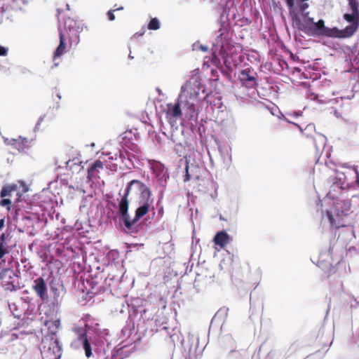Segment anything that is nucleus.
Instances as JSON below:
<instances>
[{
  "label": "nucleus",
  "instance_id": "obj_1",
  "mask_svg": "<svg viewBox=\"0 0 359 359\" xmlns=\"http://www.w3.org/2000/svg\"><path fill=\"white\" fill-rule=\"evenodd\" d=\"M150 189L137 180L129 182L118 205L120 224L128 233H135L139 230L138 221L149 210L154 199L151 198Z\"/></svg>",
  "mask_w": 359,
  "mask_h": 359
},
{
  "label": "nucleus",
  "instance_id": "obj_2",
  "mask_svg": "<svg viewBox=\"0 0 359 359\" xmlns=\"http://www.w3.org/2000/svg\"><path fill=\"white\" fill-rule=\"evenodd\" d=\"M299 5L297 4L292 7L287 6L294 27L310 36L337 38L339 35L337 34V32H339V28L326 27L323 19L314 22L313 18L309 17V12L306 11L308 8L302 9Z\"/></svg>",
  "mask_w": 359,
  "mask_h": 359
},
{
  "label": "nucleus",
  "instance_id": "obj_3",
  "mask_svg": "<svg viewBox=\"0 0 359 359\" xmlns=\"http://www.w3.org/2000/svg\"><path fill=\"white\" fill-rule=\"evenodd\" d=\"M205 93V87L201 85L197 78L190 79L181 88L180 101L183 103V109L186 110V116L190 120L196 121L198 114L195 109V102L201 98L200 93Z\"/></svg>",
  "mask_w": 359,
  "mask_h": 359
},
{
  "label": "nucleus",
  "instance_id": "obj_4",
  "mask_svg": "<svg viewBox=\"0 0 359 359\" xmlns=\"http://www.w3.org/2000/svg\"><path fill=\"white\" fill-rule=\"evenodd\" d=\"M352 212L351 201L339 200L334 203L333 211L327 212V217L332 226L339 228L349 225L347 217Z\"/></svg>",
  "mask_w": 359,
  "mask_h": 359
},
{
  "label": "nucleus",
  "instance_id": "obj_5",
  "mask_svg": "<svg viewBox=\"0 0 359 359\" xmlns=\"http://www.w3.org/2000/svg\"><path fill=\"white\" fill-rule=\"evenodd\" d=\"M217 37L212 42V55H221L223 58L228 55L227 50L231 46V40L229 36V32L225 27L220 28L217 33Z\"/></svg>",
  "mask_w": 359,
  "mask_h": 359
},
{
  "label": "nucleus",
  "instance_id": "obj_6",
  "mask_svg": "<svg viewBox=\"0 0 359 359\" xmlns=\"http://www.w3.org/2000/svg\"><path fill=\"white\" fill-rule=\"evenodd\" d=\"M344 19L350 23V25L346 26L344 29H339V32H337V34L339 35L337 36L339 39L352 36L359 27V13L353 12L351 13H345L344 15Z\"/></svg>",
  "mask_w": 359,
  "mask_h": 359
},
{
  "label": "nucleus",
  "instance_id": "obj_7",
  "mask_svg": "<svg viewBox=\"0 0 359 359\" xmlns=\"http://www.w3.org/2000/svg\"><path fill=\"white\" fill-rule=\"evenodd\" d=\"M50 304L54 309L60 307L65 294V289L60 279L53 278L50 283Z\"/></svg>",
  "mask_w": 359,
  "mask_h": 359
},
{
  "label": "nucleus",
  "instance_id": "obj_8",
  "mask_svg": "<svg viewBox=\"0 0 359 359\" xmlns=\"http://www.w3.org/2000/svg\"><path fill=\"white\" fill-rule=\"evenodd\" d=\"M203 168L199 166L195 163H189L185 160V174L184 175V182H187L191 180L196 181H203L201 179V173L203 172Z\"/></svg>",
  "mask_w": 359,
  "mask_h": 359
},
{
  "label": "nucleus",
  "instance_id": "obj_9",
  "mask_svg": "<svg viewBox=\"0 0 359 359\" xmlns=\"http://www.w3.org/2000/svg\"><path fill=\"white\" fill-rule=\"evenodd\" d=\"M182 345L188 359H194L198 346V338L194 334H189L187 339H183Z\"/></svg>",
  "mask_w": 359,
  "mask_h": 359
},
{
  "label": "nucleus",
  "instance_id": "obj_10",
  "mask_svg": "<svg viewBox=\"0 0 359 359\" xmlns=\"http://www.w3.org/2000/svg\"><path fill=\"white\" fill-rule=\"evenodd\" d=\"M239 79L242 83L248 88L257 86V74L253 69L246 68L241 71Z\"/></svg>",
  "mask_w": 359,
  "mask_h": 359
},
{
  "label": "nucleus",
  "instance_id": "obj_11",
  "mask_svg": "<svg viewBox=\"0 0 359 359\" xmlns=\"http://www.w3.org/2000/svg\"><path fill=\"white\" fill-rule=\"evenodd\" d=\"M32 289L36 295L42 300L46 302L48 299L47 284L42 277L36 278L33 281Z\"/></svg>",
  "mask_w": 359,
  "mask_h": 359
},
{
  "label": "nucleus",
  "instance_id": "obj_12",
  "mask_svg": "<svg viewBox=\"0 0 359 359\" xmlns=\"http://www.w3.org/2000/svg\"><path fill=\"white\" fill-rule=\"evenodd\" d=\"M344 182L340 177H337L334 180L330 188L327 196L330 198H337L345 189Z\"/></svg>",
  "mask_w": 359,
  "mask_h": 359
},
{
  "label": "nucleus",
  "instance_id": "obj_13",
  "mask_svg": "<svg viewBox=\"0 0 359 359\" xmlns=\"http://www.w3.org/2000/svg\"><path fill=\"white\" fill-rule=\"evenodd\" d=\"M15 276L14 272L9 269H4L0 272V280L6 283V290L13 291L16 290L15 285L11 280L13 276Z\"/></svg>",
  "mask_w": 359,
  "mask_h": 359
},
{
  "label": "nucleus",
  "instance_id": "obj_14",
  "mask_svg": "<svg viewBox=\"0 0 359 359\" xmlns=\"http://www.w3.org/2000/svg\"><path fill=\"white\" fill-rule=\"evenodd\" d=\"M79 339L83 345V348L85 351V354L87 358H90L92 355V349L88 339L86 331H83L79 335Z\"/></svg>",
  "mask_w": 359,
  "mask_h": 359
},
{
  "label": "nucleus",
  "instance_id": "obj_15",
  "mask_svg": "<svg viewBox=\"0 0 359 359\" xmlns=\"http://www.w3.org/2000/svg\"><path fill=\"white\" fill-rule=\"evenodd\" d=\"M181 107L183 108L182 102L180 101V95L178 96L177 102L172 105L169 107L168 114L174 118H177L180 115H182V109Z\"/></svg>",
  "mask_w": 359,
  "mask_h": 359
},
{
  "label": "nucleus",
  "instance_id": "obj_16",
  "mask_svg": "<svg viewBox=\"0 0 359 359\" xmlns=\"http://www.w3.org/2000/svg\"><path fill=\"white\" fill-rule=\"evenodd\" d=\"M229 236L224 231H219L216 233L214 237V242L216 245L220 247H224L227 243Z\"/></svg>",
  "mask_w": 359,
  "mask_h": 359
},
{
  "label": "nucleus",
  "instance_id": "obj_17",
  "mask_svg": "<svg viewBox=\"0 0 359 359\" xmlns=\"http://www.w3.org/2000/svg\"><path fill=\"white\" fill-rule=\"evenodd\" d=\"M66 48V43L64 35L62 32H60V43L54 52L53 60H55L57 57H60L64 53Z\"/></svg>",
  "mask_w": 359,
  "mask_h": 359
},
{
  "label": "nucleus",
  "instance_id": "obj_18",
  "mask_svg": "<svg viewBox=\"0 0 359 359\" xmlns=\"http://www.w3.org/2000/svg\"><path fill=\"white\" fill-rule=\"evenodd\" d=\"M60 325V321L59 320H55L53 321H47L46 323V326H47L49 334L52 335L56 334L57 332L59 327Z\"/></svg>",
  "mask_w": 359,
  "mask_h": 359
},
{
  "label": "nucleus",
  "instance_id": "obj_19",
  "mask_svg": "<svg viewBox=\"0 0 359 359\" xmlns=\"http://www.w3.org/2000/svg\"><path fill=\"white\" fill-rule=\"evenodd\" d=\"M309 0H285L287 6H295L297 4H300L302 9L309 7V4L308 3Z\"/></svg>",
  "mask_w": 359,
  "mask_h": 359
},
{
  "label": "nucleus",
  "instance_id": "obj_20",
  "mask_svg": "<svg viewBox=\"0 0 359 359\" xmlns=\"http://www.w3.org/2000/svg\"><path fill=\"white\" fill-rule=\"evenodd\" d=\"M17 189V186L15 184L11 185H6L3 187L1 191L0 192V196L1 198H4L6 196H10L11 193Z\"/></svg>",
  "mask_w": 359,
  "mask_h": 359
},
{
  "label": "nucleus",
  "instance_id": "obj_21",
  "mask_svg": "<svg viewBox=\"0 0 359 359\" xmlns=\"http://www.w3.org/2000/svg\"><path fill=\"white\" fill-rule=\"evenodd\" d=\"M156 177L158 180V184L162 187H165L167 184V180L169 178V175L168 173V170L161 172L160 174H157Z\"/></svg>",
  "mask_w": 359,
  "mask_h": 359
},
{
  "label": "nucleus",
  "instance_id": "obj_22",
  "mask_svg": "<svg viewBox=\"0 0 359 359\" xmlns=\"http://www.w3.org/2000/svg\"><path fill=\"white\" fill-rule=\"evenodd\" d=\"M8 253L6 249V236L4 233L0 235V259H1L4 255Z\"/></svg>",
  "mask_w": 359,
  "mask_h": 359
},
{
  "label": "nucleus",
  "instance_id": "obj_23",
  "mask_svg": "<svg viewBox=\"0 0 359 359\" xmlns=\"http://www.w3.org/2000/svg\"><path fill=\"white\" fill-rule=\"evenodd\" d=\"M103 163L100 160H96L88 168V177H91L93 175L94 172L97 168H102Z\"/></svg>",
  "mask_w": 359,
  "mask_h": 359
},
{
  "label": "nucleus",
  "instance_id": "obj_24",
  "mask_svg": "<svg viewBox=\"0 0 359 359\" xmlns=\"http://www.w3.org/2000/svg\"><path fill=\"white\" fill-rule=\"evenodd\" d=\"M160 21L157 18H153L148 23V29L150 30H157L160 28Z\"/></svg>",
  "mask_w": 359,
  "mask_h": 359
},
{
  "label": "nucleus",
  "instance_id": "obj_25",
  "mask_svg": "<svg viewBox=\"0 0 359 359\" xmlns=\"http://www.w3.org/2000/svg\"><path fill=\"white\" fill-rule=\"evenodd\" d=\"M193 50H201L203 53H206L208 50V47L207 46H204L200 43L198 41H196L192 45Z\"/></svg>",
  "mask_w": 359,
  "mask_h": 359
},
{
  "label": "nucleus",
  "instance_id": "obj_26",
  "mask_svg": "<svg viewBox=\"0 0 359 359\" xmlns=\"http://www.w3.org/2000/svg\"><path fill=\"white\" fill-rule=\"evenodd\" d=\"M348 1L351 11L359 13V3L358 0H348Z\"/></svg>",
  "mask_w": 359,
  "mask_h": 359
},
{
  "label": "nucleus",
  "instance_id": "obj_27",
  "mask_svg": "<svg viewBox=\"0 0 359 359\" xmlns=\"http://www.w3.org/2000/svg\"><path fill=\"white\" fill-rule=\"evenodd\" d=\"M153 170H154V172L156 175L157 174H160L161 172H165V171L168 170L163 164L159 163H156L153 166Z\"/></svg>",
  "mask_w": 359,
  "mask_h": 359
},
{
  "label": "nucleus",
  "instance_id": "obj_28",
  "mask_svg": "<svg viewBox=\"0 0 359 359\" xmlns=\"http://www.w3.org/2000/svg\"><path fill=\"white\" fill-rule=\"evenodd\" d=\"M4 143L7 145H12L15 149H17L18 151H20V147H17L16 139L4 138Z\"/></svg>",
  "mask_w": 359,
  "mask_h": 359
},
{
  "label": "nucleus",
  "instance_id": "obj_29",
  "mask_svg": "<svg viewBox=\"0 0 359 359\" xmlns=\"http://www.w3.org/2000/svg\"><path fill=\"white\" fill-rule=\"evenodd\" d=\"M344 166L352 168L354 170L355 174V177H356V183H357V184L359 187V171H358V166H356V165H348L346 163L344 164Z\"/></svg>",
  "mask_w": 359,
  "mask_h": 359
},
{
  "label": "nucleus",
  "instance_id": "obj_30",
  "mask_svg": "<svg viewBox=\"0 0 359 359\" xmlns=\"http://www.w3.org/2000/svg\"><path fill=\"white\" fill-rule=\"evenodd\" d=\"M11 205V200L9 198H2V199L0 201V205L2 207H7L8 210H10V207Z\"/></svg>",
  "mask_w": 359,
  "mask_h": 359
},
{
  "label": "nucleus",
  "instance_id": "obj_31",
  "mask_svg": "<svg viewBox=\"0 0 359 359\" xmlns=\"http://www.w3.org/2000/svg\"><path fill=\"white\" fill-rule=\"evenodd\" d=\"M44 118H45V116H41L39 119H38V121L37 123H36L35 125V127H34V131H37L39 130V128H40V125L41 123L43 122V121L44 120Z\"/></svg>",
  "mask_w": 359,
  "mask_h": 359
},
{
  "label": "nucleus",
  "instance_id": "obj_32",
  "mask_svg": "<svg viewBox=\"0 0 359 359\" xmlns=\"http://www.w3.org/2000/svg\"><path fill=\"white\" fill-rule=\"evenodd\" d=\"M75 25V21L70 18L65 21V26L67 27L69 29H71L72 27H73Z\"/></svg>",
  "mask_w": 359,
  "mask_h": 359
},
{
  "label": "nucleus",
  "instance_id": "obj_33",
  "mask_svg": "<svg viewBox=\"0 0 359 359\" xmlns=\"http://www.w3.org/2000/svg\"><path fill=\"white\" fill-rule=\"evenodd\" d=\"M116 10H110L107 12V18L109 19V20L110 21H113L115 20V15L114 14V12Z\"/></svg>",
  "mask_w": 359,
  "mask_h": 359
},
{
  "label": "nucleus",
  "instance_id": "obj_34",
  "mask_svg": "<svg viewBox=\"0 0 359 359\" xmlns=\"http://www.w3.org/2000/svg\"><path fill=\"white\" fill-rule=\"evenodd\" d=\"M8 55V48L0 45V56H6Z\"/></svg>",
  "mask_w": 359,
  "mask_h": 359
},
{
  "label": "nucleus",
  "instance_id": "obj_35",
  "mask_svg": "<svg viewBox=\"0 0 359 359\" xmlns=\"http://www.w3.org/2000/svg\"><path fill=\"white\" fill-rule=\"evenodd\" d=\"M120 279V277H118L117 276H114V275H111V274H109L108 276L106 278V281H107L108 280H119Z\"/></svg>",
  "mask_w": 359,
  "mask_h": 359
},
{
  "label": "nucleus",
  "instance_id": "obj_36",
  "mask_svg": "<svg viewBox=\"0 0 359 359\" xmlns=\"http://www.w3.org/2000/svg\"><path fill=\"white\" fill-rule=\"evenodd\" d=\"M313 130H315V125L313 123L308 124L305 128V130L311 131Z\"/></svg>",
  "mask_w": 359,
  "mask_h": 359
},
{
  "label": "nucleus",
  "instance_id": "obj_37",
  "mask_svg": "<svg viewBox=\"0 0 359 359\" xmlns=\"http://www.w3.org/2000/svg\"><path fill=\"white\" fill-rule=\"evenodd\" d=\"M284 120L285 121H287V123H292L294 124L295 126H297L302 132V128H301V126L299 125H298L297 123H293L290 121H289V119H287V118H284Z\"/></svg>",
  "mask_w": 359,
  "mask_h": 359
},
{
  "label": "nucleus",
  "instance_id": "obj_38",
  "mask_svg": "<svg viewBox=\"0 0 359 359\" xmlns=\"http://www.w3.org/2000/svg\"><path fill=\"white\" fill-rule=\"evenodd\" d=\"M5 225V218H1L0 219V230L4 228Z\"/></svg>",
  "mask_w": 359,
  "mask_h": 359
},
{
  "label": "nucleus",
  "instance_id": "obj_39",
  "mask_svg": "<svg viewBox=\"0 0 359 359\" xmlns=\"http://www.w3.org/2000/svg\"><path fill=\"white\" fill-rule=\"evenodd\" d=\"M17 147H20V151L23 149V144L19 141V140H17Z\"/></svg>",
  "mask_w": 359,
  "mask_h": 359
},
{
  "label": "nucleus",
  "instance_id": "obj_40",
  "mask_svg": "<svg viewBox=\"0 0 359 359\" xmlns=\"http://www.w3.org/2000/svg\"><path fill=\"white\" fill-rule=\"evenodd\" d=\"M320 137L322 139V142H323V144H325V141H326V137L323 135H320Z\"/></svg>",
  "mask_w": 359,
  "mask_h": 359
},
{
  "label": "nucleus",
  "instance_id": "obj_41",
  "mask_svg": "<svg viewBox=\"0 0 359 359\" xmlns=\"http://www.w3.org/2000/svg\"><path fill=\"white\" fill-rule=\"evenodd\" d=\"M232 126H233V128L234 130H236V123H235V121H233V122H232Z\"/></svg>",
  "mask_w": 359,
  "mask_h": 359
},
{
  "label": "nucleus",
  "instance_id": "obj_42",
  "mask_svg": "<svg viewBox=\"0 0 359 359\" xmlns=\"http://www.w3.org/2000/svg\"><path fill=\"white\" fill-rule=\"evenodd\" d=\"M156 91L158 92V93L159 95H162V91H161V90L160 88H156Z\"/></svg>",
  "mask_w": 359,
  "mask_h": 359
},
{
  "label": "nucleus",
  "instance_id": "obj_43",
  "mask_svg": "<svg viewBox=\"0 0 359 359\" xmlns=\"http://www.w3.org/2000/svg\"><path fill=\"white\" fill-rule=\"evenodd\" d=\"M140 312L142 315V313H145L146 310L144 309H142V310H140Z\"/></svg>",
  "mask_w": 359,
  "mask_h": 359
},
{
  "label": "nucleus",
  "instance_id": "obj_44",
  "mask_svg": "<svg viewBox=\"0 0 359 359\" xmlns=\"http://www.w3.org/2000/svg\"><path fill=\"white\" fill-rule=\"evenodd\" d=\"M57 98H58L59 100H60V99H61V97H61V95H60V93H57Z\"/></svg>",
  "mask_w": 359,
  "mask_h": 359
},
{
  "label": "nucleus",
  "instance_id": "obj_45",
  "mask_svg": "<svg viewBox=\"0 0 359 359\" xmlns=\"http://www.w3.org/2000/svg\"><path fill=\"white\" fill-rule=\"evenodd\" d=\"M123 9V7H120V8L116 9V11H121Z\"/></svg>",
  "mask_w": 359,
  "mask_h": 359
},
{
  "label": "nucleus",
  "instance_id": "obj_46",
  "mask_svg": "<svg viewBox=\"0 0 359 359\" xmlns=\"http://www.w3.org/2000/svg\"><path fill=\"white\" fill-rule=\"evenodd\" d=\"M219 219H220L221 220H226V219L222 217V215H220V216H219Z\"/></svg>",
  "mask_w": 359,
  "mask_h": 359
},
{
  "label": "nucleus",
  "instance_id": "obj_47",
  "mask_svg": "<svg viewBox=\"0 0 359 359\" xmlns=\"http://www.w3.org/2000/svg\"><path fill=\"white\" fill-rule=\"evenodd\" d=\"M200 186H201V184H198V187H200ZM198 190L199 191H203V189H201V187H198Z\"/></svg>",
  "mask_w": 359,
  "mask_h": 359
},
{
  "label": "nucleus",
  "instance_id": "obj_48",
  "mask_svg": "<svg viewBox=\"0 0 359 359\" xmlns=\"http://www.w3.org/2000/svg\"><path fill=\"white\" fill-rule=\"evenodd\" d=\"M280 118H285V116L283 114H281V117H280Z\"/></svg>",
  "mask_w": 359,
  "mask_h": 359
},
{
  "label": "nucleus",
  "instance_id": "obj_49",
  "mask_svg": "<svg viewBox=\"0 0 359 359\" xmlns=\"http://www.w3.org/2000/svg\"><path fill=\"white\" fill-rule=\"evenodd\" d=\"M67 8L69 10V4H67Z\"/></svg>",
  "mask_w": 359,
  "mask_h": 359
},
{
  "label": "nucleus",
  "instance_id": "obj_50",
  "mask_svg": "<svg viewBox=\"0 0 359 359\" xmlns=\"http://www.w3.org/2000/svg\"><path fill=\"white\" fill-rule=\"evenodd\" d=\"M128 57H129V58H133V56H131L130 55H129V56H128Z\"/></svg>",
  "mask_w": 359,
  "mask_h": 359
},
{
  "label": "nucleus",
  "instance_id": "obj_51",
  "mask_svg": "<svg viewBox=\"0 0 359 359\" xmlns=\"http://www.w3.org/2000/svg\"><path fill=\"white\" fill-rule=\"evenodd\" d=\"M224 63L226 64V60H224ZM226 66L228 67L227 65H226Z\"/></svg>",
  "mask_w": 359,
  "mask_h": 359
},
{
  "label": "nucleus",
  "instance_id": "obj_52",
  "mask_svg": "<svg viewBox=\"0 0 359 359\" xmlns=\"http://www.w3.org/2000/svg\"><path fill=\"white\" fill-rule=\"evenodd\" d=\"M69 162H67V166H69Z\"/></svg>",
  "mask_w": 359,
  "mask_h": 359
}]
</instances>
